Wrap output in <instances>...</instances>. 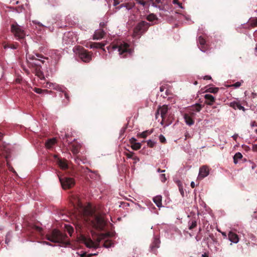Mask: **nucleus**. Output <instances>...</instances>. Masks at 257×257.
Masks as SVG:
<instances>
[{"instance_id":"1","label":"nucleus","mask_w":257,"mask_h":257,"mask_svg":"<svg viewBox=\"0 0 257 257\" xmlns=\"http://www.w3.org/2000/svg\"><path fill=\"white\" fill-rule=\"evenodd\" d=\"M71 202L74 207V213L78 215L79 217H84L86 218L90 216L88 219L90 221L92 227L97 230H103L106 222L104 218L100 214H96L92 211L89 210L85 206H83L80 202L79 198L77 196H72L71 198Z\"/></svg>"},{"instance_id":"2","label":"nucleus","mask_w":257,"mask_h":257,"mask_svg":"<svg viewBox=\"0 0 257 257\" xmlns=\"http://www.w3.org/2000/svg\"><path fill=\"white\" fill-rule=\"evenodd\" d=\"M109 53H118V55L122 58H125L128 54L131 53L130 45L121 41L113 42L107 47Z\"/></svg>"},{"instance_id":"3","label":"nucleus","mask_w":257,"mask_h":257,"mask_svg":"<svg viewBox=\"0 0 257 257\" xmlns=\"http://www.w3.org/2000/svg\"><path fill=\"white\" fill-rule=\"evenodd\" d=\"M46 238L54 243H60L64 244H69L68 236L57 229H53L50 233L46 236Z\"/></svg>"},{"instance_id":"4","label":"nucleus","mask_w":257,"mask_h":257,"mask_svg":"<svg viewBox=\"0 0 257 257\" xmlns=\"http://www.w3.org/2000/svg\"><path fill=\"white\" fill-rule=\"evenodd\" d=\"M110 236V233L109 232L106 233H100L96 236V238H94V239H95V241H92L90 238H85L84 242L86 246L88 247L97 248L99 247V243L102 240Z\"/></svg>"},{"instance_id":"5","label":"nucleus","mask_w":257,"mask_h":257,"mask_svg":"<svg viewBox=\"0 0 257 257\" xmlns=\"http://www.w3.org/2000/svg\"><path fill=\"white\" fill-rule=\"evenodd\" d=\"M11 31L14 36L18 40L24 39L25 37L26 33L24 28L19 25L16 22L11 25Z\"/></svg>"},{"instance_id":"6","label":"nucleus","mask_w":257,"mask_h":257,"mask_svg":"<svg viewBox=\"0 0 257 257\" xmlns=\"http://www.w3.org/2000/svg\"><path fill=\"white\" fill-rule=\"evenodd\" d=\"M150 24L144 21L139 23L134 29L133 36L140 37L141 35L145 33L148 29Z\"/></svg>"},{"instance_id":"7","label":"nucleus","mask_w":257,"mask_h":257,"mask_svg":"<svg viewBox=\"0 0 257 257\" xmlns=\"http://www.w3.org/2000/svg\"><path fill=\"white\" fill-rule=\"evenodd\" d=\"M28 58L30 60H35L36 62L34 63L32 65L35 67V70L36 75L39 77L41 79H44V75L43 72L41 71V66L38 62L44 63V61L40 60L36 57L34 55H29Z\"/></svg>"},{"instance_id":"8","label":"nucleus","mask_w":257,"mask_h":257,"mask_svg":"<svg viewBox=\"0 0 257 257\" xmlns=\"http://www.w3.org/2000/svg\"><path fill=\"white\" fill-rule=\"evenodd\" d=\"M77 53L79 57L84 62H89L92 59V53L88 52V50L84 48L78 46L77 48Z\"/></svg>"},{"instance_id":"9","label":"nucleus","mask_w":257,"mask_h":257,"mask_svg":"<svg viewBox=\"0 0 257 257\" xmlns=\"http://www.w3.org/2000/svg\"><path fill=\"white\" fill-rule=\"evenodd\" d=\"M59 180L61 182L62 188L64 189H68L73 187L75 182L73 178L70 177H59Z\"/></svg>"},{"instance_id":"10","label":"nucleus","mask_w":257,"mask_h":257,"mask_svg":"<svg viewBox=\"0 0 257 257\" xmlns=\"http://www.w3.org/2000/svg\"><path fill=\"white\" fill-rule=\"evenodd\" d=\"M168 111V106L167 105H163V106H159L156 112V118H158V115L160 113L163 121H165L167 113Z\"/></svg>"},{"instance_id":"11","label":"nucleus","mask_w":257,"mask_h":257,"mask_svg":"<svg viewBox=\"0 0 257 257\" xmlns=\"http://www.w3.org/2000/svg\"><path fill=\"white\" fill-rule=\"evenodd\" d=\"M54 158L56 160V162L60 167L62 169L66 170L68 169V165L67 163V161L66 159H62L58 157L57 155H55L54 156Z\"/></svg>"},{"instance_id":"12","label":"nucleus","mask_w":257,"mask_h":257,"mask_svg":"<svg viewBox=\"0 0 257 257\" xmlns=\"http://www.w3.org/2000/svg\"><path fill=\"white\" fill-rule=\"evenodd\" d=\"M153 7L158 8L161 11H166L167 9L162 0H150Z\"/></svg>"},{"instance_id":"13","label":"nucleus","mask_w":257,"mask_h":257,"mask_svg":"<svg viewBox=\"0 0 257 257\" xmlns=\"http://www.w3.org/2000/svg\"><path fill=\"white\" fill-rule=\"evenodd\" d=\"M81 145L77 142L74 141L70 143V148L73 154L76 155L79 152Z\"/></svg>"},{"instance_id":"14","label":"nucleus","mask_w":257,"mask_h":257,"mask_svg":"<svg viewBox=\"0 0 257 257\" xmlns=\"http://www.w3.org/2000/svg\"><path fill=\"white\" fill-rule=\"evenodd\" d=\"M198 43L199 44V48L202 52H205L208 49V47L206 44V41L202 36L198 37Z\"/></svg>"},{"instance_id":"15","label":"nucleus","mask_w":257,"mask_h":257,"mask_svg":"<svg viewBox=\"0 0 257 257\" xmlns=\"http://www.w3.org/2000/svg\"><path fill=\"white\" fill-rule=\"evenodd\" d=\"M209 172V168L206 166H202L199 170V177L204 178L208 175Z\"/></svg>"},{"instance_id":"16","label":"nucleus","mask_w":257,"mask_h":257,"mask_svg":"<svg viewBox=\"0 0 257 257\" xmlns=\"http://www.w3.org/2000/svg\"><path fill=\"white\" fill-rule=\"evenodd\" d=\"M228 237L231 242L235 243H237L239 240L238 235L232 231H230L228 233Z\"/></svg>"},{"instance_id":"17","label":"nucleus","mask_w":257,"mask_h":257,"mask_svg":"<svg viewBox=\"0 0 257 257\" xmlns=\"http://www.w3.org/2000/svg\"><path fill=\"white\" fill-rule=\"evenodd\" d=\"M105 34V33L102 29L96 30L93 35V39L94 40H100L103 38Z\"/></svg>"},{"instance_id":"18","label":"nucleus","mask_w":257,"mask_h":257,"mask_svg":"<svg viewBox=\"0 0 257 257\" xmlns=\"http://www.w3.org/2000/svg\"><path fill=\"white\" fill-rule=\"evenodd\" d=\"M205 103L208 105H212L215 101V98L210 94H206L204 95Z\"/></svg>"},{"instance_id":"19","label":"nucleus","mask_w":257,"mask_h":257,"mask_svg":"<svg viewBox=\"0 0 257 257\" xmlns=\"http://www.w3.org/2000/svg\"><path fill=\"white\" fill-rule=\"evenodd\" d=\"M56 142L57 141L55 138L48 139L45 142V147L47 149H50L56 143Z\"/></svg>"},{"instance_id":"20","label":"nucleus","mask_w":257,"mask_h":257,"mask_svg":"<svg viewBox=\"0 0 257 257\" xmlns=\"http://www.w3.org/2000/svg\"><path fill=\"white\" fill-rule=\"evenodd\" d=\"M229 106L234 109H239L242 110L243 111H245V109L243 106H242L239 102L233 101L229 103Z\"/></svg>"},{"instance_id":"21","label":"nucleus","mask_w":257,"mask_h":257,"mask_svg":"<svg viewBox=\"0 0 257 257\" xmlns=\"http://www.w3.org/2000/svg\"><path fill=\"white\" fill-rule=\"evenodd\" d=\"M60 95L61 97H63V96H64V98L66 99H64L63 100V102L66 105L68 104V103L70 102V97L69 96V94L66 91H61V93H60Z\"/></svg>"},{"instance_id":"22","label":"nucleus","mask_w":257,"mask_h":257,"mask_svg":"<svg viewBox=\"0 0 257 257\" xmlns=\"http://www.w3.org/2000/svg\"><path fill=\"white\" fill-rule=\"evenodd\" d=\"M184 118L187 124L190 126L194 123V121L189 114L185 113L184 115Z\"/></svg>"},{"instance_id":"23","label":"nucleus","mask_w":257,"mask_h":257,"mask_svg":"<svg viewBox=\"0 0 257 257\" xmlns=\"http://www.w3.org/2000/svg\"><path fill=\"white\" fill-rule=\"evenodd\" d=\"M134 7V4L132 3H124L116 8V9L119 10L122 8H125L127 10H131Z\"/></svg>"},{"instance_id":"24","label":"nucleus","mask_w":257,"mask_h":257,"mask_svg":"<svg viewBox=\"0 0 257 257\" xmlns=\"http://www.w3.org/2000/svg\"><path fill=\"white\" fill-rule=\"evenodd\" d=\"M105 44L103 43L99 42H91L90 43V48H102L104 46Z\"/></svg>"},{"instance_id":"25","label":"nucleus","mask_w":257,"mask_h":257,"mask_svg":"<svg viewBox=\"0 0 257 257\" xmlns=\"http://www.w3.org/2000/svg\"><path fill=\"white\" fill-rule=\"evenodd\" d=\"M160 243V241L159 239L156 237H155L154 240L151 245V249L153 250L154 248L159 247Z\"/></svg>"},{"instance_id":"26","label":"nucleus","mask_w":257,"mask_h":257,"mask_svg":"<svg viewBox=\"0 0 257 257\" xmlns=\"http://www.w3.org/2000/svg\"><path fill=\"white\" fill-rule=\"evenodd\" d=\"M153 201L156 205L160 207L162 205V197L161 196H157L153 198Z\"/></svg>"},{"instance_id":"27","label":"nucleus","mask_w":257,"mask_h":257,"mask_svg":"<svg viewBox=\"0 0 257 257\" xmlns=\"http://www.w3.org/2000/svg\"><path fill=\"white\" fill-rule=\"evenodd\" d=\"M32 229L33 231L38 232L40 235H43V229L41 227L38 226L36 225H32Z\"/></svg>"},{"instance_id":"28","label":"nucleus","mask_w":257,"mask_h":257,"mask_svg":"<svg viewBox=\"0 0 257 257\" xmlns=\"http://www.w3.org/2000/svg\"><path fill=\"white\" fill-rule=\"evenodd\" d=\"M33 90L37 93H38V94H41V93H50L52 92L51 91H49L47 89H42L41 88H34Z\"/></svg>"},{"instance_id":"29","label":"nucleus","mask_w":257,"mask_h":257,"mask_svg":"<svg viewBox=\"0 0 257 257\" xmlns=\"http://www.w3.org/2000/svg\"><path fill=\"white\" fill-rule=\"evenodd\" d=\"M18 44L17 43H16L15 44H5L4 45V47L5 49L7 48H11L13 49H16L18 48Z\"/></svg>"},{"instance_id":"30","label":"nucleus","mask_w":257,"mask_h":257,"mask_svg":"<svg viewBox=\"0 0 257 257\" xmlns=\"http://www.w3.org/2000/svg\"><path fill=\"white\" fill-rule=\"evenodd\" d=\"M242 158V155L240 153H239V152L236 153L233 157L234 163L235 164H237L238 162V160L241 159Z\"/></svg>"},{"instance_id":"31","label":"nucleus","mask_w":257,"mask_h":257,"mask_svg":"<svg viewBox=\"0 0 257 257\" xmlns=\"http://www.w3.org/2000/svg\"><path fill=\"white\" fill-rule=\"evenodd\" d=\"M202 108V106L199 104L196 103L195 105L192 106L191 110L197 112H199Z\"/></svg>"},{"instance_id":"32","label":"nucleus","mask_w":257,"mask_h":257,"mask_svg":"<svg viewBox=\"0 0 257 257\" xmlns=\"http://www.w3.org/2000/svg\"><path fill=\"white\" fill-rule=\"evenodd\" d=\"M158 19L157 16L154 14H151L147 16V20L150 22H153Z\"/></svg>"},{"instance_id":"33","label":"nucleus","mask_w":257,"mask_h":257,"mask_svg":"<svg viewBox=\"0 0 257 257\" xmlns=\"http://www.w3.org/2000/svg\"><path fill=\"white\" fill-rule=\"evenodd\" d=\"M132 148L134 150H138L141 148V144L139 143L132 142Z\"/></svg>"},{"instance_id":"34","label":"nucleus","mask_w":257,"mask_h":257,"mask_svg":"<svg viewBox=\"0 0 257 257\" xmlns=\"http://www.w3.org/2000/svg\"><path fill=\"white\" fill-rule=\"evenodd\" d=\"M219 88L218 87H210L206 90V92L212 93H216L218 92Z\"/></svg>"},{"instance_id":"35","label":"nucleus","mask_w":257,"mask_h":257,"mask_svg":"<svg viewBox=\"0 0 257 257\" xmlns=\"http://www.w3.org/2000/svg\"><path fill=\"white\" fill-rule=\"evenodd\" d=\"M152 133V131H150L149 130L146 131L139 134V136L142 138H146L149 135H151Z\"/></svg>"},{"instance_id":"36","label":"nucleus","mask_w":257,"mask_h":257,"mask_svg":"<svg viewBox=\"0 0 257 257\" xmlns=\"http://www.w3.org/2000/svg\"><path fill=\"white\" fill-rule=\"evenodd\" d=\"M45 87L47 88H53V89H57V86H56L55 84H54L52 83L47 82L46 83Z\"/></svg>"},{"instance_id":"37","label":"nucleus","mask_w":257,"mask_h":257,"mask_svg":"<svg viewBox=\"0 0 257 257\" xmlns=\"http://www.w3.org/2000/svg\"><path fill=\"white\" fill-rule=\"evenodd\" d=\"M173 119V116L171 114H169L167 118L166 117V125H169L172 122V120Z\"/></svg>"},{"instance_id":"38","label":"nucleus","mask_w":257,"mask_h":257,"mask_svg":"<svg viewBox=\"0 0 257 257\" xmlns=\"http://www.w3.org/2000/svg\"><path fill=\"white\" fill-rule=\"evenodd\" d=\"M74 161L75 163L79 165H81V162H82L83 164L84 163V161L82 159H81L79 156H76L74 158Z\"/></svg>"},{"instance_id":"39","label":"nucleus","mask_w":257,"mask_h":257,"mask_svg":"<svg viewBox=\"0 0 257 257\" xmlns=\"http://www.w3.org/2000/svg\"><path fill=\"white\" fill-rule=\"evenodd\" d=\"M48 2L50 6L53 7L58 5V2L57 0H48Z\"/></svg>"},{"instance_id":"40","label":"nucleus","mask_w":257,"mask_h":257,"mask_svg":"<svg viewBox=\"0 0 257 257\" xmlns=\"http://www.w3.org/2000/svg\"><path fill=\"white\" fill-rule=\"evenodd\" d=\"M112 242L110 240H106L104 241L103 243V246L106 248L109 247L111 246Z\"/></svg>"},{"instance_id":"41","label":"nucleus","mask_w":257,"mask_h":257,"mask_svg":"<svg viewBox=\"0 0 257 257\" xmlns=\"http://www.w3.org/2000/svg\"><path fill=\"white\" fill-rule=\"evenodd\" d=\"M197 226V222L196 220H192L191 224L189 225V229L190 230L193 229Z\"/></svg>"},{"instance_id":"42","label":"nucleus","mask_w":257,"mask_h":257,"mask_svg":"<svg viewBox=\"0 0 257 257\" xmlns=\"http://www.w3.org/2000/svg\"><path fill=\"white\" fill-rule=\"evenodd\" d=\"M124 155L126 156L127 158L132 159L134 157V153L131 152H124Z\"/></svg>"},{"instance_id":"43","label":"nucleus","mask_w":257,"mask_h":257,"mask_svg":"<svg viewBox=\"0 0 257 257\" xmlns=\"http://www.w3.org/2000/svg\"><path fill=\"white\" fill-rule=\"evenodd\" d=\"M242 82H243V81H238V82H237L232 84L231 85H230V86L233 87L235 88L239 87L241 85V83H242Z\"/></svg>"},{"instance_id":"44","label":"nucleus","mask_w":257,"mask_h":257,"mask_svg":"<svg viewBox=\"0 0 257 257\" xmlns=\"http://www.w3.org/2000/svg\"><path fill=\"white\" fill-rule=\"evenodd\" d=\"M155 144V143L151 140H149V141H147L148 146L151 148L154 147Z\"/></svg>"},{"instance_id":"45","label":"nucleus","mask_w":257,"mask_h":257,"mask_svg":"<svg viewBox=\"0 0 257 257\" xmlns=\"http://www.w3.org/2000/svg\"><path fill=\"white\" fill-rule=\"evenodd\" d=\"M137 3L142 5L143 6H145L147 4V2L144 0H135Z\"/></svg>"},{"instance_id":"46","label":"nucleus","mask_w":257,"mask_h":257,"mask_svg":"<svg viewBox=\"0 0 257 257\" xmlns=\"http://www.w3.org/2000/svg\"><path fill=\"white\" fill-rule=\"evenodd\" d=\"M159 140H160V141L162 143H165L166 142V140L165 138V137L164 136H163L162 135H161L160 136H159Z\"/></svg>"},{"instance_id":"47","label":"nucleus","mask_w":257,"mask_h":257,"mask_svg":"<svg viewBox=\"0 0 257 257\" xmlns=\"http://www.w3.org/2000/svg\"><path fill=\"white\" fill-rule=\"evenodd\" d=\"M173 3L174 4L178 5L180 8H183L182 7V4L179 2V0H173Z\"/></svg>"},{"instance_id":"48","label":"nucleus","mask_w":257,"mask_h":257,"mask_svg":"<svg viewBox=\"0 0 257 257\" xmlns=\"http://www.w3.org/2000/svg\"><path fill=\"white\" fill-rule=\"evenodd\" d=\"M178 186H179V191H180V193L181 194V195L183 196L184 192L183 191V186L180 184L178 185Z\"/></svg>"},{"instance_id":"49","label":"nucleus","mask_w":257,"mask_h":257,"mask_svg":"<svg viewBox=\"0 0 257 257\" xmlns=\"http://www.w3.org/2000/svg\"><path fill=\"white\" fill-rule=\"evenodd\" d=\"M160 179H161V181L162 182H165L166 181V176H165V174H162L160 175Z\"/></svg>"},{"instance_id":"50","label":"nucleus","mask_w":257,"mask_h":257,"mask_svg":"<svg viewBox=\"0 0 257 257\" xmlns=\"http://www.w3.org/2000/svg\"><path fill=\"white\" fill-rule=\"evenodd\" d=\"M132 159L134 160V164H136L138 162L140 161L139 158L137 156H134L132 158Z\"/></svg>"},{"instance_id":"51","label":"nucleus","mask_w":257,"mask_h":257,"mask_svg":"<svg viewBox=\"0 0 257 257\" xmlns=\"http://www.w3.org/2000/svg\"><path fill=\"white\" fill-rule=\"evenodd\" d=\"M112 1H113V5L114 7H116L120 3L119 1H118V0H112ZM116 8V7H115V8Z\"/></svg>"},{"instance_id":"52","label":"nucleus","mask_w":257,"mask_h":257,"mask_svg":"<svg viewBox=\"0 0 257 257\" xmlns=\"http://www.w3.org/2000/svg\"><path fill=\"white\" fill-rule=\"evenodd\" d=\"M204 79H205V80L211 79V77L209 75H206L204 77Z\"/></svg>"},{"instance_id":"53","label":"nucleus","mask_w":257,"mask_h":257,"mask_svg":"<svg viewBox=\"0 0 257 257\" xmlns=\"http://www.w3.org/2000/svg\"><path fill=\"white\" fill-rule=\"evenodd\" d=\"M130 141H131V143L132 144V142H133V143H136V139L134 138H132L131 140H130Z\"/></svg>"},{"instance_id":"54","label":"nucleus","mask_w":257,"mask_h":257,"mask_svg":"<svg viewBox=\"0 0 257 257\" xmlns=\"http://www.w3.org/2000/svg\"><path fill=\"white\" fill-rule=\"evenodd\" d=\"M238 137V135H234L232 136V138L234 140L236 141L237 138Z\"/></svg>"},{"instance_id":"55","label":"nucleus","mask_w":257,"mask_h":257,"mask_svg":"<svg viewBox=\"0 0 257 257\" xmlns=\"http://www.w3.org/2000/svg\"><path fill=\"white\" fill-rule=\"evenodd\" d=\"M81 257H87L86 252H84L80 255Z\"/></svg>"},{"instance_id":"56","label":"nucleus","mask_w":257,"mask_h":257,"mask_svg":"<svg viewBox=\"0 0 257 257\" xmlns=\"http://www.w3.org/2000/svg\"><path fill=\"white\" fill-rule=\"evenodd\" d=\"M195 186V183L194 182H192L191 183V187L192 188H194Z\"/></svg>"},{"instance_id":"57","label":"nucleus","mask_w":257,"mask_h":257,"mask_svg":"<svg viewBox=\"0 0 257 257\" xmlns=\"http://www.w3.org/2000/svg\"><path fill=\"white\" fill-rule=\"evenodd\" d=\"M253 149L254 151H257V144L253 146Z\"/></svg>"},{"instance_id":"58","label":"nucleus","mask_w":257,"mask_h":257,"mask_svg":"<svg viewBox=\"0 0 257 257\" xmlns=\"http://www.w3.org/2000/svg\"><path fill=\"white\" fill-rule=\"evenodd\" d=\"M160 91L163 92L164 90V87L163 86H161L160 87Z\"/></svg>"},{"instance_id":"59","label":"nucleus","mask_w":257,"mask_h":257,"mask_svg":"<svg viewBox=\"0 0 257 257\" xmlns=\"http://www.w3.org/2000/svg\"><path fill=\"white\" fill-rule=\"evenodd\" d=\"M21 79H20V78H17L16 80V81L17 83H21Z\"/></svg>"},{"instance_id":"60","label":"nucleus","mask_w":257,"mask_h":257,"mask_svg":"<svg viewBox=\"0 0 257 257\" xmlns=\"http://www.w3.org/2000/svg\"><path fill=\"white\" fill-rule=\"evenodd\" d=\"M165 171V170H161V169L159 168L157 170V172H164Z\"/></svg>"},{"instance_id":"61","label":"nucleus","mask_w":257,"mask_h":257,"mask_svg":"<svg viewBox=\"0 0 257 257\" xmlns=\"http://www.w3.org/2000/svg\"><path fill=\"white\" fill-rule=\"evenodd\" d=\"M185 136L186 139H187V138H190V135L188 133H186L185 134Z\"/></svg>"},{"instance_id":"62","label":"nucleus","mask_w":257,"mask_h":257,"mask_svg":"<svg viewBox=\"0 0 257 257\" xmlns=\"http://www.w3.org/2000/svg\"><path fill=\"white\" fill-rule=\"evenodd\" d=\"M36 56L38 58H43V56L39 54H36Z\"/></svg>"},{"instance_id":"63","label":"nucleus","mask_w":257,"mask_h":257,"mask_svg":"<svg viewBox=\"0 0 257 257\" xmlns=\"http://www.w3.org/2000/svg\"><path fill=\"white\" fill-rule=\"evenodd\" d=\"M195 115V114L194 112H192L190 113V114L189 115L191 116V117L192 118V117H193Z\"/></svg>"},{"instance_id":"64","label":"nucleus","mask_w":257,"mask_h":257,"mask_svg":"<svg viewBox=\"0 0 257 257\" xmlns=\"http://www.w3.org/2000/svg\"><path fill=\"white\" fill-rule=\"evenodd\" d=\"M201 257H209L206 253H204V254H202V256Z\"/></svg>"}]
</instances>
